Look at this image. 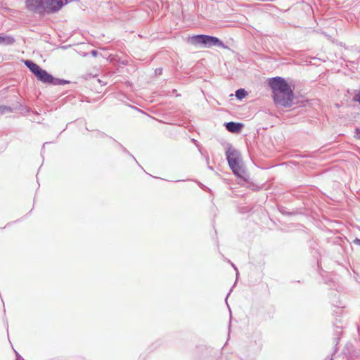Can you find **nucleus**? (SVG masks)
Segmentation results:
<instances>
[{"mask_svg": "<svg viewBox=\"0 0 360 360\" xmlns=\"http://www.w3.org/2000/svg\"><path fill=\"white\" fill-rule=\"evenodd\" d=\"M269 85L273 91L276 104L287 108L290 107L293 100V92L287 82L281 77L269 79Z\"/></svg>", "mask_w": 360, "mask_h": 360, "instance_id": "f257e3e1", "label": "nucleus"}, {"mask_svg": "<svg viewBox=\"0 0 360 360\" xmlns=\"http://www.w3.org/2000/svg\"><path fill=\"white\" fill-rule=\"evenodd\" d=\"M26 7L31 11L42 13H53L68 4V0L63 3V0H27Z\"/></svg>", "mask_w": 360, "mask_h": 360, "instance_id": "f03ea898", "label": "nucleus"}, {"mask_svg": "<svg viewBox=\"0 0 360 360\" xmlns=\"http://www.w3.org/2000/svg\"><path fill=\"white\" fill-rule=\"evenodd\" d=\"M226 155L229 165L233 172L236 175L241 176L245 171L243 167L240 153L229 146L226 151Z\"/></svg>", "mask_w": 360, "mask_h": 360, "instance_id": "7ed1b4c3", "label": "nucleus"}, {"mask_svg": "<svg viewBox=\"0 0 360 360\" xmlns=\"http://www.w3.org/2000/svg\"><path fill=\"white\" fill-rule=\"evenodd\" d=\"M191 43L195 46H200L203 48H210L212 46H218L225 49H228V46L219 38L213 36L205 34H197L191 37Z\"/></svg>", "mask_w": 360, "mask_h": 360, "instance_id": "20e7f679", "label": "nucleus"}, {"mask_svg": "<svg viewBox=\"0 0 360 360\" xmlns=\"http://www.w3.org/2000/svg\"><path fill=\"white\" fill-rule=\"evenodd\" d=\"M24 63L39 81L45 84L49 83L50 79L52 78V75L51 74L41 69L38 65L32 60H27Z\"/></svg>", "mask_w": 360, "mask_h": 360, "instance_id": "39448f33", "label": "nucleus"}, {"mask_svg": "<svg viewBox=\"0 0 360 360\" xmlns=\"http://www.w3.org/2000/svg\"><path fill=\"white\" fill-rule=\"evenodd\" d=\"M15 42V39L13 36L1 33L0 34V45L11 46Z\"/></svg>", "mask_w": 360, "mask_h": 360, "instance_id": "423d86ee", "label": "nucleus"}, {"mask_svg": "<svg viewBox=\"0 0 360 360\" xmlns=\"http://www.w3.org/2000/svg\"><path fill=\"white\" fill-rule=\"evenodd\" d=\"M226 129L233 133H239L243 127V124L239 122H229L225 124Z\"/></svg>", "mask_w": 360, "mask_h": 360, "instance_id": "0eeeda50", "label": "nucleus"}, {"mask_svg": "<svg viewBox=\"0 0 360 360\" xmlns=\"http://www.w3.org/2000/svg\"><path fill=\"white\" fill-rule=\"evenodd\" d=\"M69 82H70L68 80H65L63 79L55 78L52 76V78L50 79L49 84L58 86V85H64V84H68Z\"/></svg>", "mask_w": 360, "mask_h": 360, "instance_id": "6e6552de", "label": "nucleus"}, {"mask_svg": "<svg viewBox=\"0 0 360 360\" xmlns=\"http://www.w3.org/2000/svg\"><path fill=\"white\" fill-rule=\"evenodd\" d=\"M247 94V91L243 89H239L236 91V96L239 100L244 98Z\"/></svg>", "mask_w": 360, "mask_h": 360, "instance_id": "1a4fd4ad", "label": "nucleus"}, {"mask_svg": "<svg viewBox=\"0 0 360 360\" xmlns=\"http://www.w3.org/2000/svg\"><path fill=\"white\" fill-rule=\"evenodd\" d=\"M13 110L11 107L8 105H0V115H4L6 112H13Z\"/></svg>", "mask_w": 360, "mask_h": 360, "instance_id": "9d476101", "label": "nucleus"}, {"mask_svg": "<svg viewBox=\"0 0 360 360\" xmlns=\"http://www.w3.org/2000/svg\"><path fill=\"white\" fill-rule=\"evenodd\" d=\"M353 100L360 103V91L356 94V95L353 98Z\"/></svg>", "mask_w": 360, "mask_h": 360, "instance_id": "9b49d317", "label": "nucleus"}, {"mask_svg": "<svg viewBox=\"0 0 360 360\" xmlns=\"http://www.w3.org/2000/svg\"><path fill=\"white\" fill-rule=\"evenodd\" d=\"M355 136H356L358 139H360V129L359 128H356L355 129Z\"/></svg>", "mask_w": 360, "mask_h": 360, "instance_id": "f8f14e48", "label": "nucleus"}, {"mask_svg": "<svg viewBox=\"0 0 360 360\" xmlns=\"http://www.w3.org/2000/svg\"><path fill=\"white\" fill-rule=\"evenodd\" d=\"M91 55L94 56H97V53L98 52L96 51V50H92L91 52Z\"/></svg>", "mask_w": 360, "mask_h": 360, "instance_id": "ddd939ff", "label": "nucleus"}, {"mask_svg": "<svg viewBox=\"0 0 360 360\" xmlns=\"http://www.w3.org/2000/svg\"><path fill=\"white\" fill-rule=\"evenodd\" d=\"M354 242L357 245H360V239L356 238Z\"/></svg>", "mask_w": 360, "mask_h": 360, "instance_id": "4468645a", "label": "nucleus"}, {"mask_svg": "<svg viewBox=\"0 0 360 360\" xmlns=\"http://www.w3.org/2000/svg\"><path fill=\"white\" fill-rule=\"evenodd\" d=\"M121 148L123 149V150H124V152H127L126 148H124L122 146H121Z\"/></svg>", "mask_w": 360, "mask_h": 360, "instance_id": "2eb2a0df", "label": "nucleus"}, {"mask_svg": "<svg viewBox=\"0 0 360 360\" xmlns=\"http://www.w3.org/2000/svg\"><path fill=\"white\" fill-rule=\"evenodd\" d=\"M16 354H17V359L16 360H18V359L20 358V355L18 353H16Z\"/></svg>", "mask_w": 360, "mask_h": 360, "instance_id": "dca6fc26", "label": "nucleus"}, {"mask_svg": "<svg viewBox=\"0 0 360 360\" xmlns=\"http://www.w3.org/2000/svg\"><path fill=\"white\" fill-rule=\"evenodd\" d=\"M231 265H232V267H233V268L237 271V269H236V267L235 266V265H234L233 264H231Z\"/></svg>", "mask_w": 360, "mask_h": 360, "instance_id": "f3484780", "label": "nucleus"}, {"mask_svg": "<svg viewBox=\"0 0 360 360\" xmlns=\"http://www.w3.org/2000/svg\"><path fill=\"white\" fill-rule=\"evenodd\" d=\"M208 168H209L210 169H211V170H212V169H213L212 167H211V166H209V167H208Z\"/></svg>", "mask_w": 360, "mask_h": 360, "instance_id": "a211bd4d", "label": "nucleus"}, {"mask_svg": "<svg viewBox=\"0 0 360 360\" xmlns=\"http://www.w3.org/2000/svg\"><path fill=\"white\" fill-rule=\"evenodd\" d=\"M131 157L133 158V159H135V157H134L133 155H131Z\"/></svg>", "mask_w": 360, "mask_h": 360, "instance_id": "6ab92c4d", "label": "nucleus"}, {"mask_svg": "<svg viewBox=\"0 0 360 360\" xmlns=\"http://www.w3.org/2000/svg\"><path fill=\"white\" fill-rule=\"evenodd\" d=\"M131 157L133 158V159H135V157H134L133 155H131Z\"/></svg>", "mask_w": 360, "mask_h": 360, "instance_id": "aec40b11", "label": "nucleus"}, {"mask_svg": "<svg viewBox=\"0 0 360 360\" xmlns=\"http://www.w3.org/2000/svg\"><path fill=\"white\" fill-rule=\"evenodd\" d=\"M131 157L133 158V159H135V157H134L133 155H131Z\"/></svg>", "mask_w": 360, "mask_h": 360, "instance_id": "412c9836", "label": "nucleus"}]
</instances>
